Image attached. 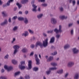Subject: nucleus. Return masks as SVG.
Masks as SVG:
<instances>
[{
    "label": "nucleus",
    "instance_id": "nucleus-1",
    "mask_svg": "<svg viewBox=\"0 0 79 79\" xmlns=\"http://www.w3.org/2000/svg\"><path fill=\"white\" fill-rule=\"evenodd\" d=\"M48 45V38H47L44 41H43V44L40 42H37L35 45V47H37L38 45L40 46V48H43V46L44 47H46Z\"/></svg>",
    "mask_w": 79,
    "mask_h": 79
},
{
    "label": "nucleus",
    "instance_id": "nucleus-2",
    "mask_svg": "<svg viewBox=\"0 0 79 79\" xmlns=\"http://www.w3.org/2000/svg\"><path fill=\"white\" fill-rule=\"evenodd\" d=\"M59 29L58 30L57 28H55L54 30V32H55L56 34V37L57 39L60 38V34H59V32H60V26H59Z\"/></svg>",
    "mask_w": 79,
    "mask_h": 79
},
{
    "label": "nucleus",
    "instance_id": "nucleus-3",
    "mask_svg": "<svg viewBox=\"0 0 79 79\" xmlns=\"http://www.w3.org/2000/svg\"><path fill=\"white\" fill-rule=\"evenodd\" d=\"M20 47L18 45H15L13 46V48L14 49L13 52L14 55H16V53L18 52V49H19Z\"/></svg>",
    "mask_w": 79,
    "mask_h": 79
},
{
    "label": "nucleus",
    "instance_id": "nucleus-4",
    "mask_svg": "<svg viewBox=\"0 0 79 79\" xmlns=\"http://www.w3.org/2000/svg\"><path fill=\"white\" fill-rule=\"evenodd\" d=\"M35 1L34 0H33L31 2V4L32 5V6L33 7L32 9V11L34 12H37V6H35L34 4V2Z\"/></svg>",
    "mask_w": 79,
    "mask_h": 79
},
{
    "label": "nucleus",
    "instance_id": "nucleus-5",
    "mask_svg": "<svg viewBox=\"0 0 79 79\" xmlns=\"http://www.w3.org/2000/svg\"><path fill=\"white\" fill-rule=\"evenodd\" d=\"M35 60L36 61V64L37 65H39L40 64V62H39V61H40V60L38 58V56H37V54H35Z\"/></svg>",
    "mask_w": 79,
    "mask_h": 79
},
{
    "label": "nucleus",
    "instance_id": "nucleus-6",
    "mask_svg": "<svg viewBox=\"0 0 79 79\" xmlns=\"http://www.w3.org/2000/svg\"><path fill=\"white\" fill-rule=\"evenodd\" d=\"M13 2V0H9L7 2L6 4L4 5H3V7H6L8 6H10V3L11 2Z\"/></svg>",
    "mask_w": 79,
    "mask_h": 79
},
{
    "label": "nucleus",
    "instance_id": "nucleus-7",
    "mask_svg": "<svg viewBox=\"0 0 79 79\" xmlns=\"http://www.w3.org/2000/svg\"><path fill=\"white\" fill-rule=\"evenodd\" d=\"M74 64V63L73 61L69 62L67 64V66L69 68H71Z\"/></svg>",
    "mask_w": 79,
    "mask_h": 79
},
{
    "label": "nucleus",
    "instance_id": "nucleus-8",
    "mask_svg": "<svg viewBox=\"0 0 79 79\" xmlns=\"http://www.w3.org/2000/svg\"><path fill=\"white\" fill-rule=\"evenodd\" d=\"M8 24V21H7V19H5V20H4V22L1 23L0 25L2 26H5V25H7Z\"/></svg>",
    "mask_w": 79,
    "mask_h": 79
},
{
    "label": "nucleus",
    "instance_id": "nucleus-9",
    "mask_svg": "<svg viewBox=\"0 0 79 79\" xmlns=\"http://www.w3.org/2000/svg\"><path fill=\"white\" fill-rule=\"evenodd\" d=\"M28 69H32V61L29 60L28 61Z\"/></svg>",
    "mask_w": 79,
    "mask_h": 79
},
{
    "label": "nucleus",
    "instance_id": "nucleus-10",
    "mask_svg": "<svg viewBox=\"0 0 79 79\" xmlns=\"http://www.w3.org/2000/svg\"><path fill=\"white\" fill-rule=\"evenodd\" d=\"M72 51L73 52V54H77L79 52V50L76 48H74L72 49Z\"/></svg>",
    "mask_w": 79,
    "mask_h": 79
},
{
    "label": "nucleus",
    "instance_id": "nucleus-11",
    "mask_svg": "<svg viewBox=\"0 0 79 79\" xmlns=\"http://www.w3.org/2000/svg\"><path fill=\"white\" fill-rule=\"evenodd\" d=\"M51 23L53 24H55L56 23V20L54 18H52L51 19Z\"/></svg>",
    "mask_w": 79,
    "mask_h": 79
},
{
    "label": "nucleus",
    "instance_id": "nucleus-12",
    "mask_svg": "<svg viewBox=\"0 0 79 79\" xmlns=\"http://www.w3.org/2000/svg\"><path fill=\"white\" fill-rule=\"evenodd\" d=\"M55 37H52L50 40V44H52V43H54L55 42Z\"/></svg>",
    "mask_w": 79,
    "mask_h": 79
},
{
    "label": "nucleus",
    "instance_id": "nucleus-13",
    "mask_svg": "<svg viewBox=\"0 0 79 79\" xmlns=\"http://www.w3.org/2000/svg\"><path fill=\"white\" fill-rule=\"evenodd\" d=\"M28 35V32L27 31H25L24 33H23L22 34V36H25V37H26Z\"/></svg>",
    "mask_w": 79,
    "mask_h": 79
},
{
    "label": "nucleus",
    "instance_id": "nucleus-14",
    "mask_svg": "<svg viewBox=\"0 0 79 79\" xmlns=\"http://www.w3.org/2000/svg\"><path fill=\"white\" fill-rule=\"evenodd\" d=\"M23 21L25 24H28V23H29L28 19H27L26 17L24 18Z\"/></svg>",
    "mask_w": 79,
    "mask_h": 79
},
{
    "label": "nucleus",
    "instance_id": "nucleus-15",
    "mask_svg": "<svg viewBox=\"0 0 79 79\" xmlns=\"http://www.w3.org/2000/svg\"><path fill=\"white\" fill-rule=\"evenodd\" d=\"M43 15L42 14H40L38 15L37 16V18L38 19H40V18H42V17L43 16Z\"/></svg>",
    "mask_w": 79,
    "mask_h": 79
},
{
    "label": "nucleus",
    "instance_id": "nucleus-16",
    "mask_svg": "<svg viewBox=\"0 0 79 79\" xmlns=\"http://www.w3.org/2000/svg\"><path fill=\"white\" fill-rule=\"evenodd\" d=\"M70 47V45L69 44H66L64 47V50H66V49H68V48H69Z\"/></svg>",
    "mask_w": 79,
    "mask_h": 79
},
{
    "label": "nucleus",
    "instance_id": "nucleus-17",
    "mask_svg": "<svg viewBox=\"0 0 79 79\" xmlns=\"http://www.w3.org/2000/svg\"><path fill=\"white\" fill-rule=\"evenodd\" d=\"M19 67L21 70H23V69H26V67L23 65H19Z\"/></svg>",
    "mask_w": 79,
    "mask_h": 79
},
{
    "label": "nucleus",
    "instance_id": "nucleus-18",
    "mask_svg": "<svg viewBox=\"0 0 79 79\" xmlns=\"http://www.w3.org/2000/svg\"><path fill=\"white\" fill-rule=\"evenodd\" d=\"M24 19V18L21 17H19L18 18V19L19 21H23Z\"/></svg>",
    "mask_w": 79,
    "mask_h": 79
},
{
    "label": "nucleus",
    "instance_id": "nucleus-19",
    "mask_svg": "<svg viewBox=\"0 0 79 79\" xmlns=\"http://www.w3.org/2000/svg\"><path fill=\"white\" fill-rule=\"evenodd\" d=\"M21 2L22 4H25L28 2V0H23Z\"/></svg>",
    "mask_w": 79,
    "mask_h": 79
},
{
    "label": "nucleus",
    "instance_id": "nucleus-20",
    "mask_svg": "<svg viewBox=\"0 0 79 79\" xmlns=\"http://www.w3.org/2000/svg\"><path fill=\"white\" fill-rule=\"evenodd\" d=\"M18 26H16L14 27L13 28L12 30L14 31H17V30H18Z\"/></svg>",
    "mask_w": 79,
    "mask_h": 79
},
{
    "label": "nucleus",
    "instance_id": "nucleus-21",
    "mask_svg": "<svg viewBox=\"0 0 79 79\" xmlns=\"http://www.w3.org/2000/svg\"><path fill=\"white\" fill-rule=\"evenodd\" d=\"M51 71H52V70L50 69L49 68V70L47 71L46 72V73L47 75H48V74H50V73H51Z\"/></svg>",
    "mask_w": 79,
    "mask_h": 79
},
{
    "label": "nucleus",
    "instance_id": "nucleus-22",
    "mask_svg": "<svg viewBox=\"0 0 79 79\" xmlns=\"http://www.w3.org/2000/svg\"><path fill=\"white\" fill-rule=\"evenodd\" d=\"M22 52H23V53H26V52H27V49L26 48H23L22 50Z\"/></svg>",
    "mask_w": 79,
    "mask_h": 79
},
{
    "label": "nucleus",
    "instance_id": "nucleus-23",
    "mask_svg": "<svg viewBox=\"0 0 79 79\" xmlns=\"http://www.w3.org/2000/svg\"><path fill=\"white\" fill-rule=\"evenodd\" d=\"M78 78H79V74L77 73L75 75L74 79H78Z\"/></svg>",
    "mask_w": 79,
    "mask_h": 79
},
{
    "label": "nucleus",
    "instance_id": "nucleus-24",
    "mask_svg": "<svg viewBox=\"0 0 79 79\" xmlns=\"http://www.w3.org/2000/svg\"><path fill=\"white\" fill-rule=\"evenodd\" d=\"M11 69H13V67H12L10 66L8 67L7 69V72H9V71H11Z\"/></svg>",
    "mask_w": 79,
    "mask_h": 79
},
{
    "label": "nucleus",
    "instance_id": "nucleus-25",
    "mask_svg": "<svg viewBox=\"0 0 79 79\" xmlns=\"http://www.w3.org/2000/svg\"><path fill=\"white\" fill-rule=\"evenodd\" d=\"M17 5L18 6L19 9H20L22 7V5H21V4H19L18 3H17Z\"/></svg>",
    "mask_w": 79,
    "mask_h": 79
},
{
    "label": "nucleus",
    "instance_id": "nucleus-26",
    "mask_svg": "<svg viewBox=\"0 0 79 79\" xmlns=\"http://www.w3.org/2000/svg\"><path fill=\"white\" fill-rule=\"evenodd\" d=\"M53 30L48 31H47V34H53Z\"/></svg>",
    "mask_w": 79,
    "mask_h": 79
},
{
    "label": "nucleus",
    "instance_id": "nucleus-27",
    "mask_svg": "<svg viewBox=\"0 0 79 79\" xmlns=\"http://www.w3.org/2000/svg\"><path fill=\"white\" fill-rule=\"evenodd\" d=\"M52 60H53V57L51 56L48 59L47 61H52Z\"/></svg>",
    "mask_w": 79,
    "mask_h": 79
},
{
    "label": "nucleus",
    "instance_id": "nucleus-28",
    "mask_svg": "<svg viewBox=\"0 0 79 79\" xmlns=\"http://www.w3.org/2000/svg\"><path fill=\"white\" fill-rule=\"evenodd\" d=\"M39 69V68L37 67H34L33 69V70L34 71H38Z\"/></svg>",
    "mask_w": 79,
    "mask_h": 79
},
{
    "label": "nucleus",
    "instance_id": "nucleus-29",
    "mask_svg": "<svg viewBox=\"0 0 79 79\" xmlns=\"http://www.w3.org/2000/svg\"><path fill=\"white\" fill-rule=\"evenodd\" d=\"M12 62L13 64H15L17 63V61L15 60H12Z\"/></svg>",
    "mask_w": 79,
    "mask_h": 79
},
{
    "label": "nucleus",
    "instance_id": "nucleus-30",
    "mask_svg": "<svg viewBox=\"0 0 79 79\" xmlns=\"http://www.w3.org/2000/svg\"><path fill=\"white\" fill-rule=\"evenodd\" d=\"M63 73V69H61L60 70V74H62Z\"/></svg>",
    "mask_w": 79,
    "mask_h": 79
},
{
    "label": "nucleus",
    "instance_id": "nucleus-31",
    "mask_svg": "<svg viewBox=\"0 0 79 79\" xmlns=\"http://www.w3.org/2000/svg\"><path fill=\"white\" fill-rule=\"evenodd\" d=\"M51 64L52 66H56L57 65V64L55 62L52 63Z\"/></svg>",
    "mask_w": 79,
    "mask_h": 79
},
{
    "label": "nucleus",
    "instance_id": "nucleus-32",
    "mask_svg": "<svg viewBox=\"0 0 79 79\" xmlns=\"http://www.w3.org/2000/svg\"><path fill=\"white\" fill-rule=\"evenodd\" d=\"M25 78L26 79H30V77H29V75H26V76H25Z\"/></svg>",
    "mask_w": 79,
    "mask_h": 79
},
{
    "label": "nucleus",
    "instance_id": "nucleus-33",
    "mask_svg": "<svg viewBox=\"0 0 79 79\" xmlns=\"http://www.w3.org/2000/svg\"><path fill=\"white\" fill-rule=\"evenodd\" d=\"M0 79H7V77L5 76H1L0 77Z\"/></svg>",
    "mask_w": 79,
    "mask_h": 79
},
{
    "label": "nucleus",
    "instance_id": "nucleus-34",
    "mask_svg": "<svg viewBox=\"0 0 79 79\" xmlns=\"http://www.w3.org/2000/svg\"><path fill=\"white\" fill-rule=\"evenodd\" d=\"M21 65H19V66H23L25 64V62L24 61H21Z\"/></svg>",
    "mask_w": 79,
    "mask_h": 79
},
{
    "label": "nucleus",
    "instance_id": "nucleus-35",
    "mask_svg": "<svg viewBox=\"0 0 79 79\" xmlns=\"http://www.w3.org/2000/svg\"><path fill=\"white\" fill-rule=\"evenodd\" d=\"M21 72H18L15 73V76H17V75H19V74H20Z\"/></svg>",
    "mask_w": 79,
    "mask_h": 79
},
{
    "label": "nucleus",
    "instance_id": "nucleus-36",
    "mask_svg": "<svg viewBox=\"0 0 79 79\" xmlns=\"http://www.w3.org/2000/svg\"><path fill=\"white\" fill-rule=\"evenodd\" d=\"M2 15H4V16H7V14H6V12L5 11H3L2 12Z\"/></svg>",
    "mask_w": 79,
    "mask_h": 79
},
{
    "label": "nucleus",
    "instance_id": "nucleus-37",
    "mask_svg": "<svg viewBox=\"0 0 79 79\" xmlns=\"http://www.w3.org/2000/svg\"><path fill=\"white\" fill-rule=\"evenodd\" d=\"M50 69H51V70H56V69H57V68L56 67H54V68H49Z\"/></svg>",
    "mask_w": 79,
    "mask_h": 79
},
{
    "label": "nucleus",
    "instance_id": "nucleus-38",
    "mask_svg": "<svg viewBox=\"0 0 79 79\" xmlns=\"http://www.w3.org/2000/svg\"><path fill=\"white\" fill-rule=\"evenodd\" d=\"M63 32V31L61 30V25L60 26V33H61Z\"/></svg>",
    "mask_w": 79,
    "mask_h": 79
},
{
    "label": "nucleus",
    "instance_id": "nucleus-39",
    "mask_svg": "<svg viewBox=\"0 0 79 79\" xmlns=\"http://www.w3.org/2000/svg\"><path fill=\"white\" fill-rule=\"evenodd\" d=\"M68 17H65L63 15L61 17V19H67Z\"/></svg>",
    "mask_w": 79,
    "mask_h": 79
},
{
    "label": "nucleus",
    "instance_id": "nucleus-40",
    "mask_svg": "<svg viewBox=\"0 0 79 79\" xmlns=\"http://www.w3.org/2000/svg\"><path fill=\"white\" fill-rule=\"evenodd\" d=\"M8 56H9L8 54H7L4 57V58L5 59H8Z\"/></svg>",
    "mask_w": 79,
    "mask_h": 79
},
{
    "label": "nucleus",
    "instance_id": "nucleus-41",
    "mask_svg": "<svg viewBox=\"0 0 79 79\" xmlns=\"http://www.w3.org/2000/svg\"><path fill=\"white\" fill-rule=\"evenodd\" d=\"M52 55H53V56L56 55V54H57V52H56V51H54V52H53V53H52Z\"/></svg>",
    "mask_w": 79,
    "mask_h": 79
},
{
    "label": "nucleus",
    "instance_id": "nucleus-42",
    "mask_svg": "<svg viewBox=\"0 0 79 79\" xmlns=\"http://www.w3.org/2000/svg\"><path fill=\"white\" fill-rule=\"evenodd\" d=\"M47 5H48V4H45V3L42 4V6H44V7L45 6H47Z\"/></svg>",
    "mask_w": 79,
    "mask_h": 79
},
{
    "label": "nucleus",
    "instance_id": "nucleus-43",
    "mask_svg": "<svg viewBox=\"0 0 79 79\" xmlns=\"http://www.w3.org/2000/svg\"><path fill=\"white\" fill-rule=\"evenodd\" d=\"M15 41H16V39H15V38H13V40L11 41V43L13 44V43H14V42H15Z\"/></svg>",
    "mask_w": 79,
    "mask_h": 79
},
{
    "label": "nucleus",
    "instance_id": "nucleus-44",
    "mask_svg": "<svg viewBox=\"0 0 79 79\" xmlns=\"http://www.w3.org/2000/svg\"><path fill=\"white\" fill-rule=\"evenodd\" d=\"M64 10V9H63V8L62 7H61L60 8V11H61V12H63V11Z\"/></svg>",
    "mask_w": 79,
    "mask_h": 79
},
{
    "label": "nucleus",
    "instance_id": "nucleus-45",
    "mask_svg": "<svg viewBox=\"0 0 79 79\" xmlns=\"http://www.w3.org/2000/svg\"><path fill=\"white\" fill-rule=\"evenodd\" d=\"M17 19V16H15L12 18V20L14 19V20H15V19Z\"/></svg>",
    "mask_w": 79,
    "mask_h": 79
},
{
    "label": "nucleus",
    "instance_id": "nucleus-46",
    "mask_svg": "<svg viewBox=\"0 0 79 79\" xmlns=\"http://www.w3.org/2000/svg\"><path fill=\"white\" fill-rule=\"evenodd\" d=\"M28 31H29L30 33H31V34H33V33H34V32L30 29H29Z\"/></svg>",
    "mask_w": 79,
    "mask_h": 79
},
{
    "label": "nucleus",
    "instance_id": "nucleus-47",
    "mask_svg": "<svg viewBox=\"0 0 79 79\" xmlns=\"http://www.w3.org/2000/svg\"><path fill=\"white\" fill-rule=\"evenodd\" d=\"M35 47V45H34V44H31L30 46V47L31 48H34Z\"/></svg>",
    "mask_w": 79,
    "mask_h": 79
},
{
    "label": "nucleus",
    "instance_id": "nucleus-48",
    "mask_svg": "<svg viewBox=\"0 0 79 79\" xmlns=\"http://www.w3.org/2000/svg\"><path fill=\"white\" fill-rule=\"evenodd\" d=\"M4 68L5 69H6L7 70V69H8V67L7 66H6V65H5L4 66Z\"/></svg>",
    "mask_w": 79,
    "mask_h": 79
},
{
    "label": "nucleus",
    "instance_id": "nucleus-49",
    "mask_svg": "<svg viewBox=\"0 0 79 79\" xmlns=\"http://www.w3.org/2000/svg\"><path fill=\"white\" fill-rule=\"evenodd\" d=\"M73 26V23H69V24L68 26L69 27H71Z\"/></svg>",
    "mask_w": 79,
    "mask_h": 79
},
{
    "label": "nucleus",
    "instance_id": "nucleus-50",
    "mask_svg": "<svg viewBox=\"0 0 79 79\" xmlns=\"http://www.w3.org/2000/svg\"><path fill=\"white\" fill-rule=\"evenodd\" d=\"M43 35H44V37H47V34L46 33H43Z\"/></svg>",
    "mask_w": 79,
    "mask_h": 79
},
{
    "label": "nucleus",
    "instance_id": "nucleus-51",
    "mask_svg": "<svg viewBox=\"0 0 79 79\" xmlns=\"http://www.w3.org/2000/svg\"><path fill=\"white\" fill-rule=\"evenodd\" d=\"M73 5L74 6V5L76 4V1L74 0L73 1Z\"/></svg>",
    "mask_w": 79,
    "mask_h": 79
},
{
    "label": "nucleus",
    "instance_id": "nucleus-52",
    "mask_svg": "<svg viewBox=\"0 0 79 79\" xmlns=\"http://www.w3.org/2000/svg\"><path fill=\"white\" fill-rule=\"evenodd\" d=\"M28 11L27 10L25 11V15H27L28 14Z\"/></svg>",
    "mask_w": 79,
    "mask_h": 79
},
{
    "label": "nucleus",
    "instance_id": "nucleus-53",
    "mask_svg": "<svg viewBox=\"0 0 79 79\" xmlns=\"http://www.w3.org/2000/svg\"><path fill=\"white\" fill-rule=\"evenodd\" d=\"M71 35H73V30H72L70 31Z\"/></svg>",
    "mask_w": 79,
    "mask_h": 79
},
{
    "label": "nucleus",
    "instance_id": "nucleus-54",
    "mask_svg": "<svg viewBox=\"0 0 79 79\" xmlns=\"http://www.w3.org/2000/svg\"><path fill=\"white\" fill-rule=\"evenodd\" d=\"M19 15H23V12H22V11H19Z\"/></svg>",
    "mask_w": 79,
    "mask_h": 79
},
{
    "label": "nucleus",
    "instance_id": "nucleus-55",
    "mask_svg": "<svg viewBox=\"0 0 79 79\" xmlns=\"http://www.w3.org/2000/svg\"><path fill=\"white\" fill-rule=\"evenodd\" d=\"M8 21L9 23H11V18H10L8 19Z\"/></svg>",
    "mask_w": 79,
    "mask_h": 79
},
{
    "label": "nucleus",
    "instance_id": "nucleus-56",
    "mask_svg": "<svg viewBox=\"0 0 79 79\" xmlns=\"http://www.w3.org/2000/svg\"><path fill=\"white\" fill-rule=\"evenodd\" d=\"M33 55H34V52H31L30 53V56H33Z\"/></svg>",
    "mask_w": 79,
    "mask_h": 79
},
{
    "label": "nucleus",
    "instance_id": "nucleus-57",
    "mask_svg": "<svg viewBox=\"0 0 79 79\" xmlns=\"http://www.w3.org/2000/svg\"><path fill=\"white\" fill-rule=\"evenodd\" d=\"M1 72L2 73H4L5 72V70L3 69H2L1 70Z\"/></svg>",
    "mask_w": 79,
    "mask_h": 79
},
{
    "label": "nucleus",
    "instance_id": "nucleus-58",
    "mask_svg": "<svg viewBox=\"0 0 79 79\" xmlns=\"http://www.w3.org/2000/svg\"><path fill=\"white\" fill-rule=\"evenodd\" d=\"M69 74L68 73H67L65 75V77H66L68 76Z\"/></svg>",
    "mask_w": 79,
    "mask_h": 79
},
{
    "label": "nucleus",
    "instance_id": "nucleus-59",
    "mask_svg": "<svg viewBox=\"0 0 79 79\" xmlns=\"http://www.w3.org/2000/svg\"><path fill=\"white\" fill-rule=\"evenodd\" d=\"M16 10H17V7H15L14 9V11H16Z\"/></svg>",
    "mask_w": 79,
    "mask_h": 79
},
{
    "label": "nucleus",
    "instance_id": "nucleus-60",
    "mask_svg": "<svg viewBox=\"0 0 79 79\" xmlns=\"http://www.w3.org/2000/svg\"><path fill=\"white\" fill-rule=\"evenodd\" d=\"M51 49H55V47H54V46H52L51 47Z\"/></svg>",
    "mask_w": 79,
    "mask_h": 79
},
{
    "label": "nucleus",
    "instance_id": "nucleus-61",
    "mask_svg": "<svg viewBox=\"0 0 79 79\" xmlns=\"http://www.w3.org/2000/svg\"><path fill=\"white\" fill-rule=\"evenodd\" d=\"M38 11L39 12L40 11V7H39L38 9Z\"/></svg>",
    "mask_w": 79,
    "mask_h": 79
},
{
    "label": "nucleus",
    "instance_id": "nucleus-62",
    "mask_svg": "<svg viewBox=\"0 0 79 79\" xmlns=\"http://www.w3.org/2000/svg\"><path fill=\"white\" fill-rule=\"evenodd\" d=\"M2 1L1 0H0V5H2Z\"/></svg>",
    "mask_w": 79,
    "mask_h": 79
},
{
    "label": "nucleus",
    "instance_id": "nucleus-63",
    "mask_svg": "<svg viewBox=\"0 0 79 79\" xmlns=\"http://www.w3.org/2000/svg\"><path fill=\"white\" fill-rule=\"evenodd\" d=\"M45 0H41V2H45Z\"/></svg>",
    "mask_w": 79,
    "mask_h": 79
},
{
    "label": "nucleus",
    "instance_id": "nucleus-64",
    "mask_svg": "<svg viewBox=\"0 0 79 79\" xmlns=\"http://www.w3.org/2000/svg\"><path fill=\"white\" fill-rule=\"evenodd\" d=\"M77 5H79V1H77Z\"/></svg>",
    "mask_w": 79,
    "mask_h": 79
}]
</instances>
